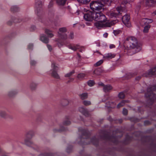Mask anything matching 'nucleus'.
I'll return each mask as SVG.
<instances>
[{
	"label": "nucleus",
	"instance_id": "nucleus-27",
	"mask_svg": "<svg viewBox=\"0 0 156 156\" xmlns=\"http://www.w3.org/2000/svg\"><path fill=\"white\" fill-rule=\"evenodd\" d=\"M82 103L84 105L86 106L90 105L91 104V102L90 101L87 100L83 101Z\"/></svg>",
	"mask_w": 156,
	"mask_h": 156
},
{
	"label": "nucleus",
	"instance_id": "nucleus-40",
	"mask_svg": "<svg viewBox=\"0 0 156 156\" xmlns=\"http://www.w3.org/2000/svg\"><path fill=\"white\" fill-rule=\"evenodd\" d=\"M42 5V3L38 0H37L36 1V6H39L41 7Z\"/></svg>",
	"mask_w": 156,
	"mask_h": 156
},
{
	"label": "nucleus",
	"instance_id": "nucleus-9",
	"mask_svg": "<svg viewBox=\"0 0 156 156\" xmlns=\"http://www.w3.org/2000/svg\"><path fill=\"white\" fill-rule=\"evenodd\" d=\"M70 101L67 99H62L61 101L60 104L63 107H66L68 105Z\"/></svg>",
	"mask_w": 156,
	"mask_h": 156
},
{
	"label": "nucleus",
	"instance_id": "nucleus-63",
	"mask_svg": "<svg viewBox=\"0 0 156 156\" xmlns=\"http://www.w3.org/2000/svg\"><path fill=\"white\" fill-rule=\"evenodd\" d=\"M144 76H147V75H146L145 74H144Z\"/></svg>",
	"mask_w": 156,
	"mask_h": 156
},
{
	"label": "nucleus",
	"instance_id": "nucleus-38",
	"mask_svg": "<svg viewBox=\"0 0 156 156\" xmlns=\"http://www.w3.org/2000/svg\"><path fill=\"white\" fill-rule=\"evenodd\" d=\"M125 95L123 92L119 93L118 95V97L120 99H123L124 98Z\"/></svg>",
	"mask_w": 156,
	"mask_h": 156
},
{
	"label": "nucleus",
	"instance_id": "nucleus-21",
	"mask_svg": "<svg viewBox=\"0 0 156 156\" xmlns=\"http://www.w3.org/2000/svg\"><path fill=\"white\" fill-rule=\"evenodd\" d=\"M156 72V67L151 69L148 72V75H153L155 74Z\"/></svg>",
	"mask_w": 156,
	"mask_h": 156
},
{
	"label": "nucleus",
	"instance_id": "nucleus-61",
	"mask_svg": "<svg viewBox=\"0 0 156 156\" xmlns=\"http://www.w3.org/2000/svg\"><path fill=\"white\" fill-rule=\"evenodd\" d=\"M95 52H95H97V53H99V54H101L100 53V52H99L98 51H96V52Z\"/></svg>",
	"mask_w": 156,
	"mask_h": 156
},
{
	"label": "nucleus",
	"instance_id": "nucleus-25",
	"mask_svg": "<svg viewBox=\"0 0 156 156\" xmlns=\"http://www.w3.org/2000/svg\"><path fill=\"white\" fill-rule=\"evenodd\" d=\"M69 48L74 51H76L77 49H79V46L76 45L75 46L70 45L69 46Z\"/></svg>",
	"mask_w": 156,
	"mask_h": 156
},
{
	"label": "nucleus",
	"instance_id": "nucleus-41",
	"mask_svg": "<svg viewBox=\"0 0 156 156\" xmlns=\"http://www.w3.org/2000/svg\"><path fill=\"white\" fill-rule=\"evenodd\" d=\"M142 21L148 23H151L152 22V20L151 19H149L147 18L143 19Z\"/></svg>",
	"mask_w": 156,
	"mask_h": 156
},
{
	"label": "nucleus",
	"instance_id": "nucleus-5",
	"mask_svg": "<svg viewBox=\"0 0 156 156\" xmlns=\"http://www.w3.org/2000/svg\"><path fill=\"white\" fill-rule=\"evenodd\" d=\"M84 18L87 21H92L93 20H94V12H90L85 14L84 16Z\"/></svg>",
	"mask_w": 156,
	"mask_h": 156
},
{
	"label": "nucleus",
	"instance_id": "nucleus-51",
	"mask_svg": "<svg viewBox=\"0 0 156 156\" xmlns=\"http://www.w3.org/2000/svg\"><path fill=\"white\" fill-rule=\"evenodd\" d=\"M144 123L145 125H148L150 124L149 122L148 121H145Z\"/></svg>",
	"mask_w": 156,
	"mask_h": 156
},
{
	"label": "nucleus",
	"instance_id": "nucleus-22",
	"mask_svg": "<svg viewBox=\"0 0 156 156\" xmlns=\"http://www.w3.org/2000/svg\"><path fill=\"white\" fill-rule=\"evenodd\" d=\"M51 67L52 68V71H57L58 69V66L54 63L52 64Z\"/></svg>",
	"mask_w": 156,
	"mask_h": 156
},
{
	"label": "nucleus",
	"instance_id": "nucleus-62",
	"mask_svg": "<svg viewBox=\"0 0 156 156\" xmlns=\"http://www.w3.org/2000/svg\"><path fill=\"white\" fill-rule=\"evenodd\" d=\"M2 151V150L1 149H0V153H1Z\"/></svg>",
	"mask_w": 156,
	"mask_h": 156
},
{
	"label": "nucleus",
	"instance_id": "nucleus-50",
	"mask_svg": "<svg viewBox=\"0 0 156 156\" xmlns=\"http://www.w3.org/2000/svg\"><path fill=\"white\" fill-rule=\"evenodd\" d=\"M39 156H50L49 154L47 153L44 154L40 155Z\"/></svg>",
	"mask_w": 156,
	"mask_h": 156
},
{
	"label": "nucleus",
	"instance_id": "nucleus-26",
	"mask_svg": "<svg viewBox=\"0 0 156 156\" xmlns=\"http://www.w3.org/2000/svg\"><path fill=\"white\" fill-rule=\"evenodd\" d=\"M19 8L16 6H13L11 9V11L13 12H17Z\"/></svg>",
	"mask_w": 156,
	"mask_h": 156
},
{
	"label": "nucleus",
	"instance_id": "nucleus-34",
	"mask_svg": "<svg viewBox=\"0 0 156 156\" xmlns=\"http://www.w3.org/2000/svg\"><path fill=\"white\" fill-rule=\"evenodd\" d=\"M79 2L83 4L88 3L90 0H77Z\"/></svg>",
	"mask_w": 156,
	"mask_h": 156
},
{
	"label": "nucleus",
	"instance_id": "nucleus-17",
	"mask_svg": "<svg viewBox=\"0 0 156 156\" xmlns=\"http://www.w3.org/2000/svg\"><path fill=\"white\" fill-rule=\"evenodd\" d=\"M79 96L82 100L86 99L88 97V94L87 93H84L81 94H80Z\"/></svg>",
	"mask_w": 156,
	"mask_h": 156
},
{
	"label": "nucleus",
	"instance_id": "nucleus-35",
	"mask_svg": "<svg viewBox=\"0 0 156 156\" xmlns=\"http://www.w3.org/2000/svg\"><path fill=\"white\" fill-rule=\"evenodd\" d=\"M100 73L101 69H97L94 71V74L97 75H100Z\"/></svg>",
	"mask_w": 156,
	"mask_h": 156
},
{
	"label": "nucleus",
	"instance_id": "nucleus-32",
	"mask_svg": "<svg viewBox=\"0 0 156 156\" xmlns=\"http://www.w3.org/2000/svg\"><path fill=\"white\" fill-rule=\"evenodd\" d=\"M85 76V74L83 73H80L78 74L77 78L79 80L83 79Z\"/></svg>",
	"mask_w": 156,
	"mask_h": 156
},
{
	"label": "nucleus",
	"instance_id": "nucleus-43",
	"mask_svg": "<svg viewBox=\"0 0 156 156\" xmlns=\"http://www.w3.org/2000/svg\"><path fill=\"white\" fill-rule=\"evenodd\" d=\"M83 114L86 116H88L90 115V114L87 109L86 110V111H84Z\"/></svg>",
	"mask_w": 156,
	"mask_h": 156
},
{
	"label": "nucleus",
	"instance_id": "nucleus-54",
	"mask_svg": "<svg viewBox=\"0 0 156 156\" xmlns=\"http://www.w3.org/2000/svg\"><path fill=\"white\" fill-rule=\"evenodd\" d=\"M74 80V79L73 78H71L69 79V80L68 81V83H69L70 82L73 81Z\"/></svg>",
	"mask_w": 156,
	"mask_h": 156
},
{
	"label": "nucleus",
	"instance_id": "nucleus-44",
	"mask_svg": "<svg viewBox=\"0 0 156 156\" xmlns=\"http://www.w3.org/2000/svg\"><path fill=\"white\" fill-rule=\"evenodd\" d=\"M70 122L69 120H66L65 121L63 122V124L65 126H67L69 125L70 124Z\"/></svg>",
	"mask_w": 156,
	"mask_h": 156
},
{
	"label": "nucleus",
	"instance_id": "nucleus-55",
	"mask_svg": "<svg viewBox=\"0 0 156 156\" xmlns=\"http://www.w3.org/2000/svg\"><path fill=\"white\" fill-rule=\"evenodd\" d=\"M128 3V2L126 1H123L122 2V4H126Z\"/></svg>",
	"mask_w": 156,
	"mask_h": 156
},
{
	"label": "nucleus",
	"instance_id": "nucleus-58",
	"mask_svg": "<svg viewBox=\"0 0 156 156\" xmlns=\"http://www.w3.org/2000/svg\"><path fill=\"white\" fill-rule=\"evenodd\" d=\"M102 1L105 3H106L107 2H108L109 0H102Z\"/></svg>",
	"mask_w": 156,
	"mask_h": 156
},
{
	"label": "nucleus",
	"instance_id": "nucleus-20",
	"mask_svg": "<svg viewBox=\"0 0 156 156\" xmlns=\"http://www.w3.org/2000/svg\"><path fill=\"white\" fill-rule=\"evenodd\" d=\"M154 3L153 0H147L146 2V5L149 6H153Z\"/></svg>",
	"mask_w": 156,
	"mask_h": 156
},
{
	"label": "nucleus",
	"instance_id": "nucleus-59",
	"mask_svg": "<svg viewBox=\"0 0 156 156\" xmlns=\"http://www.w3.org/2000/svg\"><path fill=\"white\" fill-rule=\"evenodd\" d=\"M77 55L79 58H80L81 56L79 53L77 54Z\"/></svg>",
	"mask_w": 156,
	"mask_h": 156
},
{
	"label": "nucleus",
	"instance_id": "nucleus-57",
	"mask_svg": "<svg viewBox=\"0 0 156 156\" xmlns=\"http://www.w3.org/2000/svg\"><path fill=\"white\" fill-rule=\"evenodd\" d=\"M53 5V3H52V2H51L50 4L49 5H48V6L49 7H51L52 5Z\"/></svg>",
	"mask_w": 156,
	"mask_h": 156
},
{
	"label": "nucleus",
	"instance_id": "nucleus-45",
	"mask_svg": "<svg viewBox=\"0 0 156 156\" xmlns=\"http://www.w3.org/2000/svg\"><path fill=\"white\" fill-rule=\"evenodd\" d=\"M120 32V31L119 30H114L113 31V33L115 35H116L119 34Z\"/></svg>",
	"mask_w": 156,
	"mask_h": 156
},
{
	"label": "nucleus",
	"instance_id": "nucleus-39",
	"mask_svg": "<svg viewBox=\"0 0 156 156\" xmlns=\"http://www.w3.org/2000/svg\"><path fill=\"white\" fill-rule=\"evenodd\" d=\"M87 84L89 86L91 87L94 84V82L93 80H90L87 82Z\"/></svg>",
	"mask_w": 156,
	"mask_h": 156
},
{
	"label": "nucleus",
	"instance_id": "nucleus-18",
	"mask_svg": "<svg viewBox=\"0 0 156 156\" xmlns=\"http://www.w3.org/2000/svg\"><path fill=\"white\" fill-rule=\"evenodd\" d=\"M45 33L47 34L48 37H52L54 36V34L52 33V32L48 29L45 30Z\"/></svg>",
	"mask_w": 156,
	"mask_h": 156
},
{
	"label": "nucleus",
	"instance_id": "nucleus-30",
	"mask_svg": "<svg viewBox=\"0 0 156 156\" xmlns=\"http://www.w3.org/2000/svg\"><path fill=\"white\" fill-rule=\"evenodd\" d=\"M16 93L15 91H12L9 92L8 94V96L10 97H12L14 96Z\"/></svg>",
	"mask_w": 156,
	"mask_h": 156
},
{
	"label": "nucleus",
	"instance_id": "nucleus-47",
	"mask_svg": "<svg viewBox=\"0 0 156 156\" xmlns=\"http://www.w3.org/2000/svg\"><path fill=\"white\" fill-rule=\"evenodd\" d=\"M123 114L125 115H127L128 114V110L125 108H123Z\"/></svg>",
	"mask_w": 156,
	"mask_h": 156
},
{
	"label": "nucleus",
	"instance_id": "nucleus-29",
	"mask_svg": "<svg viewBox=\"0 0 156 156\" xmlns=\"http://www.w3.org/2000/svg\"><path fill=\"white\" fill-rule=\"evenodd\" d=\"M75 73V71L74 70H72L70 72L66 74L65 75L66 77H69L71 76Z\"/></svg>",
	"mask_w": 156,
	"mask_h": 156
},
{
	"label": "nucleus",
	"instance_id": "nucleus-49",
	"mask_svg": "<svg viewBox=\"0 0 156 156\" xmlns=\"http://www.w3.org/2000/svg\"><path fill=\"white\" fill-rule=\"evenodd\" d=\"M69 37L71 39H73V34L72 33H71L69 36Z\"/></svg>",
	"mask_w": 156,
	"mask_h": 156
},
{
	"label": "nucleus",
	"instance_id": "nucleus-42",
	"mask_svg": "<svg viewBox=\"0 0 156 156\" xmlns=\"http://www.w3.org/2000/svg\"><path fill=\"white\" fill-rule=\"evenodd\" d=\"M86 109L84 108L83 107H80L79 109V111L81 113H82V114H83L84 113V111H86Z\"/></svg>",
	"mask_w": 156,
	"mask_h": 156
},
{
	"label": "nucleus",
	"instance_id": "nucleus-28",
	"mask_svg": "<svg viewBox=\"0 0 156 156\" xmlns=\"http://www.w3.org/2000/svg\"><path fill=\"white\" fill-rule=\"evenodd\" d=\"M37 87V85L36 84L34 83H31L30 86V89L32 90H34Z\"/></svg>",
	"mask_w": 156,
	"mask_h": 156
},
{
	"label": "nucleus",
	"instance_id": "nucleus-16",
	"mask_svg": "<svg viewBox=\"0 0 156 156\" xmlns=\"http://www.w3.org/2000/svg\"><path fill=\"white\" fill-rule=\"evenodd\" d=\"M51 75L55 79H60V77L57 73V71H52Z\"/></svg>",
	"mask_w": 156,
	"mask_h": 156
},
{
	"label": "nucleus",
	"instance_id": "nucleus-2",
	"mask_svg": "<svg viewBox=\"0 0 156 156\" xmlns=\"http://www.w3.org/2000/svg\"><path fill=\"white\" fill-rule=\"evenodd\" d=\"M154 91H156V86H153L148 88L147 93L145 94L147 98H150L148 101L151 105L152 104L154 100L156 99V95L152 93Z\"/></svg>",
	"mask_w": 156,
	"mask_h": 156
},
{
	"label": "nucleus",
	"instance_id": "nucleus-48",
	"mask_svg": "<svg viewBox=\"0 0 156 156\" xmlns=\"http://www.w3.org/2000/svg\"><path fill=\"white\" fill-rule=\"evenodd\" d=\"M47 46L48 49L50 51H51L52 50V48L51 46V45L49 44H48L47 45Z\"/></svg>",
	"mask_w": 156,
	"mask_h": 156
},
{
	"label": "nucleus",
	"instance_id": "nucleus-6",
	"mask_svg": "<svg viewBox=\"0 0 156 156\" xmlns=\"http://www.w3.org/2000/svg\"><path fill=\"white\" fill-rule=\"evenodd\" d=\"M130 16L128 15L124 16L122 18V20L123 23L127 27H129L131 26L129 21Z\"/></svg>",
	"mask_w": 156,
	"mask_h": 156
},
{
	"label": "nucleus",
	"instance_id": "nucleus-52",
	"mask_svg": "<svg viewBox=\"0 0 156 156\" xmlns=\"http://www.w3.org/2000/svg\"><path fill=\"white\" fill-rule=\"evenodd\" d=\"M98 84L99 86H101L103 87H104V86H105V85L104 84V83H102L101 82L99 83H98Z\"/></svg>",
	"mask_w": 156,
	"mask_h": 156
},
{
	"label": "nucleus",
	"instance_id": "nucleus-56",
	"mask_svg": "<svg viewBox=\"0 0 156 156\" xmlns=\"http://www.w3.org/2000/svg\"><path fill=\"white\" fill-rule=\"evenodd\" d=\"M141 78V76H139L136 77V79L137 80H139Z\"/></svg>",
	"mask_w": 156,
	"mask_h": 156
},
{
	"label": "nucleus",
	"instance_id": "nucleus-1",
	"mask_svg": "<svg viewBox=\"0 0 156 156\" xmlns=\"http://www.w3.org/2000/svg\"><path fill=\"white\" fill-rule=\"evenodd\" d=\"M128 49L127 53L129 55H131L138 52L141 50V48L138 43L137 39L133 36L127 37L124 42Z\"/></svg>",
	"mask_w": 156,
	"mask_h": 156
},
{
	"label": "nucleus",
	"instance_id": "nucleus-24",
	"mask_svg": "<svg viewBox=\"0 0 156 156\" xmlns=\"http://www.w3.org/2000/svg\"><path fill=\"white\" fill-rule=\"evenodd\" d=\"M7 115V114L5 112L3 111H0V116L1 117L5 118Z\"/></svg>",
	"mask_w": 156,
	"mask_h": 156
},
{
	"label": "nucleus",
	"instance_id": "nucleus-11",
	"mask_svg": "<svg viewBox=\"0 0 156 156\" xmlns=\"http://www.w3.org/2000/svg\"><path fill=\"white\" fill-rule=\"evenodd\" d=\"M40 40L45 43H48L49 41V39L44 34H42L40 37Z\"/></svg>",
	"mask_w": 156,
	"mask_h": 156
},
{
	"label": "nucleus",
	"instance_id": "nucleus-7",
	"mask_svg": "<svg viewBox=\"0 0 156 156\" xmlns=\"http://www.w3.org/2000/svg\"><path fill=\"white\" fill-rule=\"evenodd\" d=\"M32 136L30 134L27 133L26 135V137L25 139V143L28 146H30L33 144V142L30 140Z\"/></svg>",
	"mask_w": 156,
	"mask_h": 156
},
{
	"label": "nucleus",
	"instance_id": "nucleus-33",
	"mask_svg": "<svg viewBox=\"0 0 156 156\" xmlns=\"http://www.w3.org/2000/svg\"><path fill=\"white\" fill-rule=\"evenodd\" d=\"M58 35L62 39H66L67 38V36L66 34H63V35L62 34L58 33Z\"/></svg>",
	"mask_w": 156,
	"mask_h": 156
},
{
	"label": "nucleus",
	"instance_id": "nucleus-37",
	"mask_svg": "<svg viewBox=\"0 0 156 156\" xmlns=\"http://www.w3.org/2000/svg\"><path fill=\"white\" fill-rule=\"evenodd\" d=\"M150 26V25L146 26L143 30V31L144 33H147L148 32V30L149 29Z\"/></svg>",
	"mask_w": 156,
	"mask_h": 156
},
{
	"label": "nucleus",
	"instance_id": "nucleus-36",
	"mask_svg": "<svg viewBox=\"0 0 156 156\" xmlns=\"http://www.w3.org/2000/svg\"><path fill=\"white\" fill-rule=\"evenodd\" d=\"M103 62V60H100V61L97 62L94 65V66L95 67H97L100 66L101 64Z\"/></svg>",
	"mask_w": 156,
	"mask_h": 156
},
{
	"label": "nucleus",
	"instance_id": "nucleus-15",
	"mask_svg": "<svg viewBox=\"0 0 156 156\" xmlns=\"http://www.w3.org/2000/svg\"><path fill=\"white\" fill-rule=\"evenodd\" d=\"M116 21H112L111 22H108L105 24V27H110L116 23Z\"/></svg>",
	"mask_w": 156,
	"mask_h": 156
},
{
	"label": "nucleus",
	"instance_id": "nucleus-4",
	"mask_svg": "<svg viewBox=\"0 0 156 156\" xmlns=\"http://www.w3.org/2000/svg\"><path fill=\"white\" fill-rule=\"evenodd\" d=\"M94 20L101 22H105L107 21L105 16L101 12L94 11Z\"/></svg>",
	"mask_w": 156,
	"mask_h": 156
},
{
	"label": "nucleus",
	"instance_id": "nucleus-31",
	"mask_svg": "<svg viewBox=\"0 0 156 156\" xmlns=\"http://www.w3.org/2000/svg\"><path fill=\"white\" fill-rule=\"evenodd\" d=\"M59 31L58 33H61V34H62L63 33H65L67 31L65 27L60 28L59 29Z\"/></svg>",
	"mask_w": 156,
	"mask_h": 156
},
{
	"label": "nucleus",
	"instance_id": "nucleus-10",
	"mask_svg": "<svg viewBox=\"0 0 156 156\" xmlns=\"http://www.w3.org/2000/svg\"><path fill=\"white\" fill-rule=\"evenodd\" d=\"M112 89V87L110 85H105L103 87V90L105 92L110 91Z\"/></svg>",
	"mask_w": 156,
	"mask_h": 156
},
{
	"label": "nucleus",
	"instance_id": "nucleus-3",
	"mask_svg": "<svg viewBox=\"0 0 156 156\" xmlns=\"http://www.w3.org/2000/svg\"><path fill=\"white\" fill-rule=\"evenodd\" d=\"M90 5V9L94 11H100L101 10L104 9V7L105 6L104 3L99 0L91 2Z\"/></svg>",
	"mask_w": 156,
	"mask_h": 156
},
{
	"label": "nucleus",
	"instance_id": "nucleus-60",
	"mask_svg": "<svg viewBox=\"0 0 156 156\" xmlns=\"http://www.w3.org/2000/svg\"><path fill=\"white\" fill-rule=\"evenodd\" d=\"M1 156H8L7 155H6L5 154H4V155H2Z\"/></svg>",
	"mask_w": 156,
	"mask_h": 156
},
{
	"label": "nucleus",
	"instance_id": "nucleus-64",
	"mask_svg": "<svg viewBox=\"0 0 156 156\" xmlns=\"http://www.w3.org/2000/svg\"><path fill=\"white\" fill-rule=\"evenodd\" d=\"M113 104V103H112V102L111 103V104H110V105H111V104Z\"/></svg>",
	"mask_w": 156,
	"mask_h": 156
},
{
	"label": "nucleus",
	"instance_id": "nucleus-23",
	"mask_svg": "<svg viewBox=\"0 0 156 156\" xmlns=\"http://www.w3.org/2000/svg\"><path fill=\"white\" fill-rule=\"evenodd\" d=\"M128 101H122L120 103H119L117 105V108H119L122 107L124 106L126 103H128Z\"/></svg>",
	"mask_w": 156,
	"mask_h": 156
},
{
	"label": "nucleus",
	"instance_id": "nucleus-13",
	"mask_svg": "<svg viewBox=\"0 0 156 156\" xmlns=\"http://www.w3.org/2000/svg\"><path fill=\"white\" fill-rule=\"evenodd\" d=\"M103 23L97 21L94 23V25L98 28L105 27V23Z\"/></svg>",
	"mask_w": 156,
	"mask_h": 156
},
{
	"label": "nucleus",
	"instance_id": "nucleus-53",
	"mask_svg": "<svg viewBox=\"0 0 156 156\" xmlns=\"http://www.w3.org/2000/svg\"><path fill=\"white\" fill-rule=\"evenodd\" d=\"M115 46L114 44H111L110 45V48H115Z\"/></svg>",
	"mask_w": 156,
	"mask_h": 156
},
{
	"label": "nucleus",
	"instance_id": "nucleus-46",
	"mask_svg": "<svg viewBox=\"0 0 156 156\" xmlns=\"http://www.w3.org/2000/svg\"><path fill=\"white\" fill-rule=\"evenodd\" d=\"M30 64L31 66H35L36 64V62L34 60H31L30 62Z\"/></svg>",
	"mask_w": 156,
	"mask_h": 156
},
{
	"label": "nucleus",
	"instance_id": "nucleus-19",
	"mask_svg": "<svg viewBox=\"0 0 156 156\" xmlns=\"http://www.w3.org/2000/svg\"><path fill=\"white\" fill-rule=\"evenodd\" d=\"M57 4L59 5H64L66 3V0H56Z\"/></svg>",
	"mask_w": 156,
	"mask_h": 156
},
{
	"label": "nucleus",
	"instance_id": "nucleus-12",
	"mask_svg": "<svg viewBox=\"0 0 156 156\" xmlns=\"http://www.w3.org/2000/svg\"><path fill=\"white\" fill-rule=\"evenodd\" d=\"M20 22V21L18 20L15 17H13L12 18V19L9 21L7 22V24L9 25H12L13 23H19Z\"/></svg>",
	"mask_w": 156,
	"mask_h": 156
},
{
	"label": "nucleus",
	"instance_id": "nucleus-8",
	"mask_svg": "<svg viewBox=\"0 0 156 156\" xmlns=\"http://www.w3.org/2000/svg\"><path fill=\"white\" fill-rule=\"evenodd\" d=\"M121 7H118L116 9L118 11L117 12H111L109 13V16L111 18L113 17H116L121 12Z\"/></svg>",
	"mask_w": 156,
	"mask_h": 156
},
{
	"label": "nucleus",
	"instance_id": "nucleus-14",
	"mask_svg": "<svg viewBox=\"0 0 156 156\" xmlns=\"http://www.w3.org/2000/svg\"><path fill=\"white\" fill-rule=\"evenodd\" d=\"M115 56V55L114 54H112L111 53H108L106 54V55L103 57V58L105 59H111L114 58Z\"/></svg>",
	"mask_w": 156,
	"mask_h": 156
}]
</instances>
